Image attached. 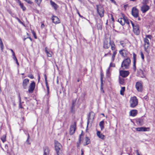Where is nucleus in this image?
Segmentation results:
<instances>
[{
  "instance_id": "nucleus-28",
  "label": "nucleus",
  "mask_w": 155,
  "mask_h": 155,
  "mask_svg": "<svg viewBox=\"0 0 155 155\" xmlns=\"http://www.w3.org/2000/svg\"><path fill=\"white\" fill-rule=\"evenodd\" d=\"M104 120H102L100 122L99 125L101 127V130H102L104 128Z\"/></svg>"
},
{
  "instance_id": "nucleus-42",
  "label": "nucleus",
  "mask_w": 155,
  "mask_h": 155,
  "mask_svg": "<svg viewBox=\"0 0 155 155\" xmlns=\"http://www.w3.org/2000/svg\"><path fill=\"white\" fill-rule=\"evenodd\" d=\"M0 47L1 48V50L2 51L4 45L2 40L0 41Z\"/></svg>"
},
{
  "instance_id": "nucleus-31",
  "label": "nucleus",
  "mask_w": 155,
  "mask_h": 155,
  "mask_svg": "<svg viewBox=\"0 0 155 155\" xmlns=\"http://www.w3.org/2000/svg\"><path fill=\"white\" fill-rule=\"evenodd\" d=\"M123 19L122 18H119L118 20V21L120 24L123 26L124 25V21H123Z\"/></svg>"
},
{
  "instance_id": "nucleus-45",
  "label": "nucleus",
  "mask_w": 155,
  "mask_h": 155,
  "mask_svg": "<svg viewBox=\"0 0 155 155\" xmlns=\"http://www.w3.org/2000/svg\"><path fill=\"white\" fill-rule=\"evenodd\" d=\"M28 77L31 79H33L34 78L33 75L32 74H28Z\"/></svg>"
},
{
  "instance_id": "nucleus-38",
  "label": "nucleus",
  "mask_w": 155,
  "mask_h": 155,
  "mask_svg": "<svg viewBox=\"0 0 155 155\" xmlns=\"http://www.w3.org/2000/svg\"><path fill=\"white\" fill-rule=\"evenodd\" d=\"M124 51H125V50L124 49L121 50L119 51V53L123 57H124Z\"/></svg>"
},
{
  "instance_id": "nucleus-64",
  "label": "nucleus",
  "mask_w": 155,
  "mask_h": 155,
  "mask_svg": "<svg viewBox=\"0 0 155 155\" xmlns=\"http://www.w3.org/2000/svg\"><path fill=\"white\" fill-rule=\"evenodd\" d=\"M18 22L20 23L22 25H23L24 26H25V25L24 24V23L22 22L21 21V20H19L18 21Z\"/></svg>"
},
{
  "instance_id": "nucleus-54",
  "label": "nucleus",
  "mask_w": 155,
  "mask_h": 155,
  "mask_svg": "<svg viewBox=\"0 0 155 155\" xmlns=\"http://www.w3.org/2000/svg\"><path fill=\"white\" fill-rule=\"evenodd\" d=\"M109 44V45H110H110L111 46V45H115L114 44V42L113 41H111L110 39Z\"/></svg>"
},
{
  "instance_id": "nucleus-55",
  "label": "nucleus",
  "mask_w": 155,
  "mask_h": 155,
  "mask_svg": "<svg viewBox=\"0 0 155 155\" xmlns=\"http://www.w3.org/2000/svg\"><path fill=\"white\" fill-rule=\"evenodd\" d=\"M111 49L112 50H114L115 49V45H111Z\"/></svg>"
},
{
  "instance_id": "nucleus-37",
  "label": "nucleus",
  "mask_w": 155,
  "mask_h": 155,
  "mask_svg": "<svg viewBox=\"0 0 155 155\" xmlns=\"http://www.w3.org/2000/svg\"><path fill=\"white\" fill-rule=\"evenodd\" d=\"M30 137V136L28 134V138L27 140H26L25 143L27 144H30L31 143L29 142V139Z\"/></svg>"
},
{
  "instance_id": "nucleus-57",
  "label": "nucleus",
  "mask_w": 155,
  "mask_h": 155,
  "mask_svg": "<svg viewBox=\"0 0 155 155\" xmlns=\"http://www.w3.org/2000/svg\"><path fill=\"white\" fill-rule=\"evenodd\" d=\"M140 54H141V57L142 59V60H144V56L143 53L142 51H141L140 52Z\"/></svg>"
},
{
  "instance_id": "nucleus-20",
  "label": "nucleus",
  "mask_w": 155,
  "mask_h": 155,
  "mask_svg": "<svg viewBox=\"0 0 155 155\" xmlns=\"http://www.w3.org/2000/svg\"><path fill=\"white\" fill-rule=\"evenodd\" d=\"M85 94L84 93H82L81 96L79 97L78 101V103L79 105H80L83 100L84 99Z\"/></svg>"
},
{
  "instance_id": "nucleus-60",
  "label": "nucleus",
  "mask_w": 155,
  "mask_h": 155,
  "mask_svg": "<svg viewBox=\"0 0 155 155\" xmlns=\"http://www.w3.org/2000/svg\"><path fill=\"white\" fill-rule=\"evenodd\" d=\"M18 97L19 99V102L21 101V97H20V94L19 93H18Z\"/></svg>"
},
{
  "instance_id": "nucleus-34",
  "label": "nucleus",
  "mask_w": 155,
  "mask_h": 155,
  "mask_svg": "<svg viewBox=\"0 0 155 155\" xmlns=\"http://www.w3.org/2000/svg\"><path fill=\"white\" fill-rule=\"evenodd\" d=\"M6 136L5 135H4L1 138V140L3 143H4L6 140Z\"/></svg>"
},
{
  "instance_id": "nucleus-58",
  "label": "nucleus",
  "mask_w": 155,
  "mask_h": 155,
  "mask_svg": "<svg viewBox=\"0 0 155 155\" xmlns=\"http://www.w3.org/2000/svg\"><path fill=\"white\" fill-rule=\"evenodd\" d=\"M132 25V26L133 28H134L135 27V26H136L138 24L137 23H131Z\"/></svg>"
},
{
  "instance_id": "nucleus-22",
  "label": "nucleus",
  "mask_w": 155,
  "mask_h": 155,
  "mask_svg": "<svg viewBox=\"0 0 155 155\" xmlns=\"http://www.w3.org/2000/svg\"><path fill=\"white\" fill-rule=\"evenodd\" d=\"M50 2L51 5L54 8L55 10H56L59 7L54 2L51 0L50 1Z\"/></svg>"
},
{
  "instance_id": "nucleus-56",
  "label": "nucleus",
  "mask_w": 155,
  "mask_h": 155,
  "mask_svg": "<svg viewBox=\"0 0 155 155\" xmlns=\"http://www.w3.org/2000/svg\"><path fill=\"white\" fill-rule=\"evenodd\" d=\"M120 44L121 45H122L123 47H125V44L124 43L123 41H121L120 42Z\"/></svg>"
},
{
  "instance_id": "nucleus-2",
  "label": "nucleus",
  "mask_w": 155,
  "mask_h": 155,
  "mask_svg": "<svg viewBox=\"0 0 155 155\" xmlns=\"http://www.w3.org/2000/svg\"><path fill=\"white\" fill-rule=\"evenodd\" d=\"M55 150L57 155H59V153H61V148H62L61 144L57 140H54Z\"/></svg>"
},
{
  "instance_id": "nucleus-50",
  "label": "nucleus",
  "mask_w": 155,
  "mask_h": 155,
  "mask_svg": "<svg viewBox=\"0 0 155 155\" xmlns=\"http://www.w3.org/2000/svg\"><path fill=\"white\" fill-rule=\"evenodd\" d=\"M127 51L125 50V51H124V57H126L127 55Z\"/></svg>"
},
{
  "instance_id": "nucleus-32",
  "label": "nucleus",
  "mask_w": 155,
  "mask_h": 155,
  "mask_svg": "<svg viewBox=\"0 0 155 155\" xmlns=\"http://www.w3.org/2000/svg\"><path fill=\"white\" fill-rule=\"evenodd\" d=\"M117 53V52L116 50L114 51V52H113V53L112 55V58H111L112 62H113L114 61V58L115 57V55Z\"/></svg>"
},
{
  "instance_id": "nucleus-62",
  "label": "nucleus",
  "mask_w": 155,
  "mask_h": 155,
  "mask_svg": "<svg viewBox=\"0 0 155 155\" xmlns=\"http://www.w3.org/2000/svg\"><path fill=\"white\" fill-rule=\"evenodd\" d=\"M136 153H137V155H142L141 154V153H139V150H136Z\"/></svg>"
},
{
  "instance_id": "nucleus-4",
  "label": "nucleus",
  "mask_w": 155,
  "mask_h": 155,
  "mask_svg": "<svg viewBox=\"0 0 155 155\" xmlns=\"http://www.w3.org/2000/svg\"><path fill=\"white\" fill-rule=\"evenodd\" d=\"M97 13L99 15L101 18H102L104 16V10L102 7H98V5H96Z\"/></svg>"
},
{
  "instance_id": "nucleus-46",
  "label": "nucleus",
  "mask_w": 155,
  "mask_h": 155,
  "mask_svg": "<svg viewBox=\"0 0 155 155\" xmlns=\"http://www.w3.org/2000/svg\"><path fill=\"white\" fill-rule=\"evenodd\" d=\"M152 38V36L150 35H146V38H148L150 39V40H151V38Z\"/></svg>"
},
{
  "instance_id": "nucleus-9",
  "label": "nucleus",
  "mask_w": 155,
  "mask_h": 155,
  "mask_svg": "<svg viewBox=\"0 0 155 155\" xmlns=\"http://www.w3.org/2000/svg\"><path fill=\"white\" fill-rule=\"evenodd\" d=\"M77 99L73 100L72 101L71 106V112L74 114L75 111V106L76 102Z\"/></svg>"
},
{
  "instance_id": "nucleus-23",
  "label": "nucleus",
  "mask_w": 155,
  "mask_h": 155,
  "mask_svg": "<svg viewBox=\"0 0 155 155\" xmlns=\"http://www.w3.org/2000/svg\"><path fill=\"white\" fill-rule=\"evenodd\" d=\"M97 136L100 139L102 140L104 139L105 136L102 134H101L100 131H98L97 133Z\"/></svg>"
},
{
  "instance_id": "nucleus-47",
  "label": "nucleus",
  "mask_w": 155,
  "mask_h": 155,
  "mask_svg": "<svg viewBox=\"0 0 155 155\" xmlns=\"http://www.w3.org/2000/svg\"><path fill=\"white\" fill-rule=\"evenodd\" d=\"M25 1L27 2L28 3L30 4H32L33 3L31 1V0H25Z\"/></svg>"
},
{
  "instance_id": "nucleus-8",
  "label": "nucleus",
  "mask_w": 155,
  "mask_h": 155,
  "mask_svg": "<svg viewBox=\"0 0 155 155\" xmlns=\"http://www.w3.org/2000/svg\"><path fill=\"white\" fill-rule=\"evenodd\" d=\"M144 47L145 51L147 52V49H148L150 45L149 41L147 38H144Z\"/></svg>"
},
{
  "instance_id": "nucleus-59",
  "label": "nucleus",
  "mask_w": 155,
  "mask_h": 155,
  "mask_svg": "<svg viewBox=\"0 0 155 155\" xmlns=\"http://www.w3.org/2000/svg\"><path fill=\"white\" fill-rule=\"evenodd\" d=\"M78 13L80 17L81 18H85L83 16H82L81 15H80V13H79V12H78Z\"/></svg>"
},
{
  "instance_id": "nucleus-44",
  "label": "nucleus",
  "mask_w": 155,
  "mask_h": 155,
  "mask_svg": "<svg viewBox=\"0 0 155 155\" xmlns=\"http://www.w3.org/2000/svg\"><path fill=\"white\" fill-rule=\"evenodd\" d=\"M42 0H35V2L39 5Z\"/></svg>"
},
{
  "instance_id": "nucleus-26",
  "label": "nucleus",
  "mask_w": 155,
  "mask_h": 155,
  "mask_svg": "<svg viewBox=\"0 0 155 155\" xmlns=\"http://www.w3.org/2000/svg\"><path fill=\"white\" fill-rule=\"evenodd\" d=\"M137 124L142 125L143 124V119L142 117L138 118L137 119Z\"/></svg>"
},
{
  "instance_id": "nucleus-21",
  "label": "nucleus",
  "mask_w": 155,
  "mask_h": 155,
  "mask_svg": "<svg viewBox=\"0 0 155 155\" xmlns=\"http://www.w3.org/2000/svg\"><path fill=\"white\" fill-rule=\"evenodd\" d=\"M137 113V111L136 110H131L130 112V116L134 117L136 116Z\"/></svg>"
},
{
  "instance_id": "nucleus-53",
  "label": "nucleus",
  "mask_w": 155,
  "mask_h": 155,
  "mask_svg": "<svg viewBox=\"0 0 155 155\" xmlns=\"http://www.w3.org/2000/svg\"><path fill=\"white\" fill-rule=\"evenodd\" d=\"M47 87V95H48L49 93V85L46 86Z\"/></svg>"
},
{
  "instance_id": "nucleus-19",
  "label": "nucleus",
  "mask_w": 155,
  "mask_h": 155,
  "mask_svg": "<svg viewBox=\"0 0 155 155\" xmlns=\"http://www.w3.org/2000/svg\"><path fill=\"white\" fill-rule=\"evenodd\" d=\"M149 129V128L148 127L147 128L144 127H137L136 128V130L137 131L140 132L147 131V129Z\"/></svg>"
},
{
  "instance_id": "nucleus-51",
  "label": "nucleus",
  "mask_w": 155,
  "mask_h": 155,
  "mask_svg": "<svg viewBox=\"0 0 155 155\" xmlns=\"http://www.w3.org/2000/svg\"><path fill=\"white\" fill-rule=\"evenodd\" d=\"M82 132H83V131H82V133L81 134L79 135V143H81V136L82 135Z\"/></svg>"
},
{
  "instance_id": "nucleus-48",
  "label": "nucleus",
  "mask_w": 155,
  "mask_h": 155,
  "mask_svg": "<svg viewBox=\"0 0 155 155\" xmlns=\"http://www.w3.org/2000/svg\"><path fill=\"white\" fill-rule=\"evenodd\" d=\"M115 64L114 63H112V62H111L110 63V64L109 68L111 67H115Z\"/></svg>"
},
{
  "instance_id": "nucleus-24",
  "label": "nucleus",
  "mask_w": 155,
  "mask_h": 155,
  "mask_svg": "<svg viewBox=\"0 0 155 155\" xmlns=\"http://www.w3.org/2000/svg\"><path fill=\"white\" fill-rule=\"evenodd\" d=\"M122 16L123 19V21L124 22V24L127 23L128 25H129L130 23L129 20L128 19L127 17H126L123 14H122Z\"/></svg>"
},
{
  "instance_id": "nucleus-17",
  "label": "nucleus",
  "mask_w": 155,
  "mask_h": 155,
  "mask_svg": "<svg viewBox=\"0 0 155 155\" xmlns=\"http://www.w3.org/2000/svg\"><path fill=\"white\" fill-rule=\"evenodd\" d=\"M133 69L134 71H135L136 70V55L134 53H133Z\"/></svg>"
},
{
  "instance_id": "nucleus-14",
  "label": "nucleus",
  "mask_w": 155,
  "mask_h": 155,
  "mask_svg": "<svg viewBox=\"0 0 155 155\" xmlns=\"http://www.w3.org/2000/svg\"><path fill=\"white\" fill-rule=\"evenodd\" d=\"M110 46L109 42L107 38H105L103 42V48L104 49H108Z\"/></svg>"
},
{
  "instance_id": "nucleus-3",
  "label": "nucleus",
  "mask_w": 155,
  "mask_h": 155,
  "mask_svg": "<svg viewBox=\"0 0 155 155\" xmlns=\"http://www.w3.org/2000/svg\"><path fill=\"white\" fill-rule=\"evenodd\" d=\"M130 107L132 108L135 107L138 104V100L136 97H132L130 101Z\"/></svg>"
},
{
  "instance_id": "nucleus-39",
  "label": "nucleus",
  "mask_w": 155,
  "mask_h": 155,
  "mask_svg": "<svg viewBox=\"0 0 155 155\" xmlns=\"http://www.w3.org/2000/svg\"><path fill=\"white\" fill-rule=\"evenodd\" d=\"M19 5L20 6L21 8L22 9L23 11H24L26 10V8L25 6H24V4L23 3L20 4Z\"/></svg>"
},
{
  "instance_id": "nucleus-30",
  "label": "nucleus",
  "mask_w": 155,
  "mask_h": 155,
  "mask_svg": "<svg viewBox=\"0 0 155 155\" xmlns=\"http://www.w3.org/2000/svg\"><path fill=\"white\" fill-rule=\"evenodd\" d=\"M103 81L102 78H101V91H102L103 93H104V91L103 89Z\"/></svg>"
},
{
  "instance_id": "nucleus-6",
  "label": "nucleus",
  "mask_w": 155,
  "mask_h": 155,
  "mask_svg": "<svg viewBox=\"0 0 155 155\" xmlns=\"http://www.w3.org/2000/svg\"><path fill=\"white\" fill-rule=\"evenodd\" d=\"M136 88L139 92H142L143 90L142 82L141 81H138L136 83Z\"/></svg>"
},
{
  "instance_id": "nucleus-40",
  "label": "nucleus",
  "mask_w": 155,
  "mask_h": 155,
  "mask_svg": "<svg viewBox=\"0 0 155 155\" xmlns=\"http://www.w3.org/2000/svg\"><path fill=\"white\" fill-rule=\"evenodd\" d=\"M97 28L98 30H101L102 29V25L99 23L97 25Z\"/></svg>"
},
{
  "instance_id": "nucleus-27",
  "label": "nucleus",
  "mask_w": 155,
  "mask_h": 155,
  "mask_svg": "<svg viewBox=\"0 0 155 155\" xmlns=\"http://www.w3.org/2000/svg\"><path fill=\"white\" fill-rule=\"evenodd\" d=\"M48 48L47 47L45 48V51L47 54V55L48 57H51L52 56L51 54L48 51Z\"/></svg>"
},
{
  "instance_id": "nucleus-15",
  "label": "nucleus",
  "mask_w": 155,
  "mask_h": 155,
  "mask_svg": "<svg viewBox=\"0 0 155 155\" xmlns=\"http://www.w3.org/2000/svg\"><path fill=\"white\" fill-rule=\"evenodd\" d=\"M139 28V26L138 25L133 28L134 32L136 35H138L140 34Z\"/></svg>"
},
{
  "instance_id": "nucleus-29",
  "label": "nucleus",
  "mask_w": 155,
  "mask_h": 155,
  "mask_svg": "<svg viewBox=\"0 0 155 155\" xmlns=\"http://www.w3.org/2000/svg\"><path fill=\"white\" fill-rule=\"evenodd\" d=\"M85 140L86 141V144H84V146H86L89 144L90 143V139L87 137H85Z\"/></svg>"
},
{
  "instance_id": "nucleus-16",
  "label": "nucleus",
  "mask_w": 155,
  "mask_h": 155,
  "mask_svg": "<svg viewBox=\"0 0 155 155\" xmlns=\"http://www.w3.org/2000/svg\"><path fill=\"white\" fill-rule=\"evenodd\" d=\"M29 83V80L26 78L24 79L22 82V85L24 89H26L27 87V85Z\"/></svg>"
},
{
  "instance_id": "nucleus-33",
  "label": "nucleus",
  "mask_w": 155,
  "mask_h": 155,
  "mask_svg": "<svg viewBox=\"0 0 155 155\" xmlns=\"http://www.w3.org/2000/svg\"><path fill=\"white\" fill-rule=\"evenodd\" d=\"M137 74H138L140 75L144 76L143 71L140 69L137 71Z\"/></svg>"
},
{
  "instance_id": "nucleus-41",
  "label": "nucleus",
  "mask_w": 155,
  "mask_h": 155,
  "mask_svg": "<svg viewBox=\"0 0 155 155\" xmlns=\"http://www.w3.org/2000/svg\"><path fill=\"white\" fill-rule=\"evenodd\" d=\"M149 0H143L142 3L143 5H147L149 3Z\"/></svg>"
},
{
  "instance_id": "nucleus-43",
  "label": "nucleus",
  "mask_w": 155,
  "mask_h": 155,
  "mask_svg": "<svg viewBox=\"0 0 155 155\" xmlns=\"http://www.w3.org/2000/svg\"><path fill=\"white\" fill-rule=\"evenodd\" d=\"M24 103L23 102H21V101L19 102V108L24 109V107H22L21 104Z\"/></svg>"
},
{
  "instance_id": "nucleus-35",
  "label": "nucleus",
  "mask_w": 155,
  "mask_h": 155,
  "mask_svg": "<svg viewBox=\"0 0 155 155\" xmlns=\"http://www.w3.org/2000/svg\"><path fill=\"white\" fill-rule=\"evenodd\" d=\"M125 90V87H121V90L120 91V94L121 95H123L124 94V92Z\"/></svg>"
},
{
  "instance_id": "nucleus-7",
  "label": "nucleus",
  "mask_w": 155,
  "mask_h": 155,
  "mask_svg": "<svg viewBox=\"0 0 155 155\" xmlns=\"http://www.w3.org/2000/svg\"><path fill=\"white\" fill-rule=\"evenodd\" d=\"M76 127V122H74V124L71 125L69 133L70 135H72L74 133Z\"/></svg>"
},
{
  "instance_id": "nucleus-5",
  "label": "nucleus",
  "mask_w": 155,
  "mask_h": 155,
  "mask_svg": "<svg viewBox=\"0 0 155 155\" xmlns=\"http://www.w3.org/2000/svg\"><path fill=\"white\" fill-rule=\"evenodd\" d=\"M131 14L134 17L137 18L139 16L138 10L136 7H133L132 9Z\"/></svg>"
},
{
  "instance_id": "nucleus-52",
  "label": "nucleus",
  "mask_w": 155,
  "mask_h": 155,
  "mask_svg": "<svg viewBox=\"0 0 155 155\" xmlns=\"http://www.w3.org/2000/svg\"><path fill=\"white\" fill-rule=\"evenodd\" d=\"M47 87V95H48L49 93V85L46 86Z\"/></svg>"
},
{
  "instance_id": "nucleus-10",
  "label": "nucleus",
  "mask_w": 155,
  "mask_h": 155,
  "mask_svg": "<svg viewBox=\"0 0 155 155\" xmlns=\"http://www.w3.org/2000/svg\"><path fill=\"white\" fill-rule=\"evenodd\" d=\"M35 82L34 81H32L29 86L28 91L29 93H31L33 92L35 88Z\"/></svg>"
},
{
  "instance_id": "nucleus-11",
  "label": "nucleus",
  "mask_w": 155,
  "mask_h": 155,
  "mask_svg": "<svg viewBox=\"0 0 155 155\" xmlns=\"http://www.w3.org/2000/svg\"><path fill=\"white\" fill-rule=\"evenodd\" d=\"M129 74L128 71H124L123 70L120 71V75L123 78H125L127 77Z\"/></svg>"
},
{
  "instance_id": "nucleus-18",
  "label": "nucleus",
  "mask_w": 155,
  "mask_h": 155,
  "mask_svg": "<svg viewBox=\"0 0 155 155\" xmlns=\"http://www.w3.org/2000/svg\"><path fill=\"white\" fill-rule=\"evenodd\" d=\"M52 22L55 24H58L60 23V20L57 16L53 15L51 17Z\"/></svg>"
},
{
  "instance_id": "nucleus-25",
  "label": "nucleus",
  "mask_w": 155,
  "mask_h": 155,
  "mask_svg": "<svg viewBox=\"0 0 155 155\" xmlns=\"http://www.w3.org/2000/svg\"><path fill=\"white\" fill-rule=\"evenodd\" d=\"M50 150L48 147H45L44 149V153L43 155H49V154Z\"/></svg>"
},
{
  "instance_id": "nucleus-36",
  "label": "nucleus",
  "mask_w": 155,
  "mask_h": 155,
  "mask_svg": "<svg viewBox=\"0 0 155 155\" xmlns=\"http://www.w3.org/2000/svg\"><path fill=\"white\" fill-rule=\"evenodd\" d=\"M119 82L120 84H123L124 83V79L121 78H120L119 77Z\"/></svg>"
},
{
  "instance_id": "nucleus-12",
  "label": "nucleus",
  "mask_w": 155,
  "mask_h": 155,
  "mask_svg": "<svg viewBox=\"0 0 155 155\" xmlns=\"http://www.w3.org/2000/svg\"><path fill=\"white\" fill-rule=\"evenodd\" d=\"M150 8V7L148 5H143L141 7V10L143 13H145Z\"/></svg>"
},
{
  "instance_id": "nucleus-63",
  "label": "nucleus",
  "mask_w": 155,
  "mask_h": 155,
  "mask_svg": "<svg viewBox=\"0 0 155 155\" xmlns=\"http://www.w3.org/2000/svg\"><path fill=\"white\" fill-rule=\"evenodd\" d=\"M112 3H114L116 4V2L114 0H109Z\"/></svg>"
},
{
  "instance_id": "nucleus-61",
  "label": "nucleus",
  "mask_w": 155,
  "mask_h": 155,
  "mask_svg": "<svg viewBox=\"0 0 155 155\" xmlns=\"http://www.w3.org/2000/svg\"><path fill=\"white\" fill-rule=\"evenodd\" d=\"M5 149L7 150V151H8V146L7 144H5Z\"/></svg>"
},
{
  "instance_id": "nucleus-1",
  "label": "nucleus",
  "mask_w": 155,
  "mask_h": 155,
  "mask_svg": "<svg viewBox=\"0 0 155 155\" xmlns=\"http://www.w3.org/2000/svg\"><path fill=\"white\" fill-rule=\"evenodd\" d=\"M130 60L129 57L125 59L121 63V68H122L123 69H128L130 64Z\"/></svg>"
},
{
  "instance_id": "nucleus-49",
  "label": "nucleus",
  "mask_w": 155,
  "mask_h": 155,
  "mask_svg": "<svg viewBox=\"0 0 155 155\" xmlns=\"http://www.w3.org/2000/svg\"><path fill=\"white\" fill-rule=\"evenodd\" d=\"M32 33L33 35L35 38L36 39L37 38V37L35 32L34 31H32Z\"/></svg>"
},
{
  "instance_id": "nucleus-13",
  "label": "nucleus",
  "mask_w": 155,
  "mask_h": 155,
  "mask_svg": "<svg viewBox=\"0 0 155 155\" xmlns=\"http://www.w3.org/2000/svg\"><path fill=\"white\" fill-rule=\"evenodd\" d=\"M94 114L93 112H91L90 113H89L87 118V126L86 130L87 129V128L88 127V125L89 123V120H91L92 118H93V119H94Z\"/></svg>"
}]
</instances>
